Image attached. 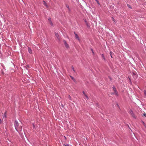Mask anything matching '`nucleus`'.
Listing matches in <instances>:
<instances>
[{"mask_svg":"<svg viewBox=\"0 0 146 146\" xmlns=\"http://www.w3.org/2000/svg\"><path fill=\"white\" fill-rule=\"evenodd\" d=\"M49 22V23L51 25V26H52L53 25V23L51 21H50V22Z\"/></svg>","mask_w":146,"mask_h":146,"instance_id":"obj_13","label":"nucleus"},{"mask_svg":"<svg viewBox=\"0 0 146 146\" xmlns=\"http://www.w3.org/2000/svg\"><path fill=\"white\" fill-rule=\"evenodd\" d=\"M64 44L65 45L66 44H67L66 42L65 41V40H64Z\"/></svg>","mask_w":146,"mask_h":146,"instance_id":"obj_21","label":"nucleus"},{"mask_svg":"<svg viewBox=\"0 0 146 146\" xmlns=\"http://www.w3.org/2000/svg\"><path fill=\"white\" fill-rule=\"evenodd\" d=\"M68 98L70 100H71V98L70 95H69V96H68Z\"/></svg>","mask_w":146,"mask_h":146,"instance_id":"obj_20","label":"nucleus"},{"mask_svg":"<svg viewBox=\"0 0 146 146\" xmlns=\"http://www.w3.org/2000/svg\"><path fill=\"white\" fill-rule=\"evenodd\" d=\"M113 90L115 93L116 94H117V92H116V90L115 88H113Z\"/></svg>","mask_w":146,"mask_h":146,"instance_id":"obj_10","label":"nucleus"},{"mask_svg":"<svg viewBox=\"0 0 146 146\" xmlns=\"http://www.w3.org/2000/svg\"><path fill=\"white\" fill-rule=\"evenodd\" d=\"M70 78H71V79H72V80L74 82H76V80L72 76H70Z\"/></svg>","mask_w":146,"mask_h":146,"instance_id":"obj_5","label":"nucleus"},{"mask_svg":"<svg viewBox=\"0 0 146 146\" xmlns=\"http://www.w3.org/2000/svg\"><path fill=\"white\" fill-rule=\"evenodd\" d=\"M64 44L65 45L66 44H67L66 42L65 41V40H64Z\"/></svg>","mask_w":146,"mask_h":146,"instance_id":"obj_22","label":"nucleus"},{"mask_svg":"<svg viewBox=\"0 0 146 146\" xmlns=\"http://www.w3.org/2000/svg\"><path fill=\"white\" fill-rule=\"evenodd\" d=\"M84 96H85V97L86 98L87 100L88 99V96H87V95L86 94H85Z\"/></svg>","mask_w":146,"mask_h":146,"instance_id":"obj_17","label":"nucleus"},{"mask_svg":"<svg viewBox=\"0 0 146 146\" xmlns=\"http://www.w3.org/2000/svg\"><path fill=\"white\" fill-rule=\"evenodd\" d=\"M43 3L46 7H48L45 1H43Z\"/></svg>","mask_w":146,"mask_h":146,"instance_id":"obj_8","label":"nucleus"},{"mask_svg":"<svg viewBox=\"0 0 146 146\" xmlns=\"http://www.w3.org/2000/svg\"><path fill=\"white\" fill-rule=\"evenodd\" d=\"M28 51H29V53H30V54L32 53V51L31 50V49L30 48H29V47L28 48Z\"/></svg>","mask_w":146,"mask_h":146,"instance_id":"obj_4","label":"nucleus"},{"mask_svg":"<svg viewBox=\"0 0 146 146\" xmlns=\"http://www.w3.org/2000/svg\"><path fill=\"white\" fill-rule=\"evenodd\" d=\"M112 19V21L115 23H116V22L115 21V20L114 19L113 17H111Z\"/></svg>","mask_w":146,"mask_h":146,"instance_id":"obj_14","label":"nucleus"},{"mask_svg":"<svg viewBox=\"0 0 146 146\" xmlns=\"http://www.w3.org/2000/svg\"><path fill=\"white\" fill-rule=\"evenodd\" d=\"M33 127H35V125H34V124H33Z\"/></svg>","mask_w":146,"mask_h":146,"instance_id":"obj_30","label":"nucleus"},{"mask_svg":"<svg viewBox=\"0 0 146 146\" xmlns=\"http://www.w3.org/2000/svg\"><path fill=\"white\" fill-rule=\"evenodd\" d=\"M144 94L146 96V91L145 90H144Z\"/></svg>","mask_w":146,"mask_h":146,"instance_id":"obj_19","label":"nucleus"},{"mask_svg":"<svg viewBox=\"0 0 146 146\" xmlns=\"http://www.w3.org/2000/svg\"><path fill=\"white\" fill-rule=\"evenodd\" d=\"M95 0L97 2V3H98V4H99V1H98V0Z\"/></svg>","mask_w":146,"mask_h":146,"instance_id":"obj_25","label":"nucleus"},{"mask_svg":"<svg viewBox=\"0 0 146 146\" xmlns=\"http://www.w3.org/2000/svg\"><path fill=\"white\" fill-rule=\"evenodd\" d=\"M102 57L104 59V60H105V57H104V56L103 55V54H102Z\"/></svg>","mask_w":146,"mask_h":146,"instance_id":"obj_23","label":"nucleus"},{"mask_svg":"<svg viewBox=\"0 0 146 146\" xmlns=\"http://www.w3.org/2000/svg\"><path fill=\"white\" fill-rule=\"evenodd\" d=\"M112 53L111 52H110V56H111V58H113L112 56Z\"/></svg>","mask_w":146,"mask_h":146,"instance_id":"obj_18","label":"nucleus"},{"mask_svg":"<svg viewBox=\"0 0 146 146\" xmlns=\"http://www.w3.org/2000/svg\"><path fill=\"white\" fill-rule=\"evenodd\" d=\"M71 68L73 70V71H74V72H75V70H74V67L73 66H72V67H71Z\"/></svg>","mask_w":146,"mask_h":146,"instance_id":"obj_16","label":"nucleus"},{"mask_svg":"<svg viewBox=\"0 0 146 146\" xmlns=\"http://www.w3.org/2000/svg\"><path fill=\"white\" fill-rule=\"evenodd\" d=\"M64 137L66 138V137H65V136H64Z\"/></svg>","mask_w":146,"mask_h":146,"instance_id":"obj_31","label":"nucleus"},{"mask_svg":"<svg viewBox=\"0 0 146 146\" xmlns=\"http://www.w3.org/2000/svg\"><path fill=\"white\" fill-rule=\"evenodd\" d=\"M2 122V121L1 119H0V123H1Z\"/></svg>","mask_w":146,"mask_h":146,"instance_id":"obj_28","label":"nucleus"},{"mask_svg":"<svg viewBox=\"0 0 146 146\" xmlns=\"http://www.w3.org/2000/svg\"><path fill=\"white\" fill-rule=\"evenodd\" d=\"M6 115H7V114H6V112H5L4 114V116H3V117L4 118V117H5V118H6Z\"/></svg>","mask_w":146,"mask_h":146,"instance_id":"obj_9","label":"nucleus"},{"mask_svg":"<svg viewBox=\"0 0 146 146\" xmlns=\"http://www.w3.org/2000/svg\"><path fill=\"white\" fill-rule=\"evenodd\" d=\"M55 36L58 40H60V38L58 33H55Z\"/></svg>","mask_w":146,"mask_h":146,"instance_id":"obj_2","label":"nucleus"},{"mask_svg":"<svg viewBox=\"0 0 146 146\" xmlns=\"http://www.w3.org/2000/svg\"><path fill=\"white\" fill-rule=\"evenodd\" d=\"M141 122L142 124L143 125L145 126V127H146V125L145 123L143 121H142Z\"/></svg>","mask_w":146,"mask_h":146,"instance_id":"obj_11","label":"nucleus"},{"mask_svg":"<svg viewBox=\"0 0 146 146\" xmlns=\"http://www.w3.org/2000/svg\"><path fill=\"white\" fill-rule=\"evenodd\" d=\"M48 20L49 22L50 21H51V18H48Z\"/></svg>","mask_w":146,"mask_h":146,"instance_id":"obj_24","label":"nucleus"},{"mask_svg":"<svg viewBox=\"0 0 146 146\" xmlns=\"http://www.w3.org/2000/svg\"><path fill=\"white\" fill-rule=\"evenodd\" d=\"M65 146H69V145L68 144H66V145H65Z\"/></svg>","mask_w":146,"mask_h":146,"instance_id":"obj_29","label":"nucleus"},{"mask_svg":"<svg viewBox=\"0 0 146 146\" xmlns=\"http://www.w3.org/2000/svg\"><path fill=\"white\" fill-rule=\"evenodd\" d=\"M15 126L16 130L17 131H21L22 129V126L20 125L17 121H15Z\"/></svg>","mask_w":146,"mask_h":146,"instance_id":"obj_1","label":"nucleus"},{"mask_svg":"<svg viewBox=\"0 0 146 146\" xmlns=\"http://www.w3.org/2000/svg\"><path fill=\"white\" fill-rule=\"evenodd\" d=\"M82 92L84 95L85 94H86L84 92V91H83Z\"/></svg>","mask_w":146,"mask_h":146,"instance_id":"obj_26","label":"nucleus"},{"mask_svg":"<svg viewBox=\"0 0 146 146\" xmlns=\"http://www.w3.org/2000/svg\"><path fill=\"white\" fill-rule=\"evenodd\" d=\"M65 47L67 48H68L69 47V45L68 44H66L65 45Z\"/></svg>","mask_w":146,"mask_h":146,"instance_id":"obj_12","label":"nucleus"},{"mask_svg":"<svg viewBox=\"0 0 146 146\" xmlns=\"http://www.w3.org/2000/svg\"><path fill=\"white\" fill-rule=\"evenodd\" d=\"M74 33L75 35V36L76 38V39H78V40H80V39L79 38L78 36V35L76 33H75L74 32Z\"/></svg>","mask_w":146,"mask_h":146,"instance_id":"obj_3","label":"nucleus"},{"mask_svg":"<svg viewBox=\"0 0 146 146\" xmlns=\"http://www.w3.org/2000/svg\"><path fill=\"white\" fill-rule=\"evenodd\" d=\"M130 113H131V115H132V116L133 117H134V118L135 117V115H134V114L133 113V112H132V111H131L130 112Z\"/></svg>","mask_w":146,"mask_h":146,"instance_id":"obj_7","label":"nucleus"},{"mask_svg":"<svg viewBox=\"0 0 146 146\" xmlns=\"http://www.w3.org/2000/svg\"><path fill=\"white\" fill-rule=\"evenodd\" d=\"M127 6L129 8H131V6L129 4H127Z\"/></svg>","mask_w":146,"mask_h":146,"instance_id":"obj_15","label":"nucleus"},{"mask_svg":"<svg viewBox=\"0 0 146 146\" xmlns=\"http://www.w3.org/2000/svg\"><path fill=\"white\" fill-rule=\"evenodd\" d=\"M146 114L145 113H144L143 114V115L145 116H146Z\"/></svg>","mask_w":146,"mask_h":146,"instance_id":"obj_27","label":"nucleus"},{"mask_svg":"<svg viewBox=\"0 0 146 146\" xmlns=\"http://www.w3.org/2000/svg\"><path fill=\"white\" fill-rule=\"evenodd\" d=\"M66 7L68 8V10L70 11V9L69 7V5H68L66 4Z\"/></svg>","mask_w":146,"mask_h":146,"instance_id":"obj_6","label":"nucleus"}]
</instances>
